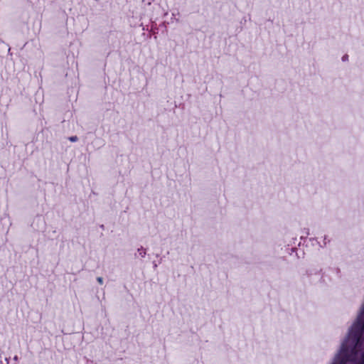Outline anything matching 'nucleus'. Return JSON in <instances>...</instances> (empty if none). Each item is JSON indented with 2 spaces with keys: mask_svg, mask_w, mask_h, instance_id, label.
Segmentation results:
<instances>
[{
  "mask_svg": "<svg viewBox=\"0 0 364 364\" xmlns=\"http://www.w3.org/2000/svg\"><path fill=\"white\" fill-rule=\"evenodd\" d=\"M346 361V359H342L341 362V363H337V362H334L333 364H342L343 363H345Z\"/></svg>",
  "mask_w": 364,
  "mask_h": 364,
  "instance_id": "obj_6",
  "label": "nucleus"
},
{
  "mask_svg": "<svg viewBox=\"0 0 364 364\" xmlns=\"http://www.w3.org/2000/svg\"><path fill=\"white\" fill-rule=\"evenodd\" d=\"M97 282H98L100 284H102V283H103V279H102V277H98V278L97 279Z\"/></svg>",
  "mask_w": 364,
  "mask_h": 364,
  "instance_id": "obj_4",
  "label": "nucleus"
},
{
  "mask_svg": "<svg viewBox=\"0 0 364 364\" xmlns=\"http://www.w3.org/2000/svg\"><path fill=\"white\" fill-rule=\"evenodd\" d=\"M138 252L141 257H144L146 255V250L142 247L141 249H139Z\"/></svg>",
  "mask_w": 364,
  "mask_h": 364,
  "instance_id": "obj_2",
  "label": "nucleus"
},
{
  "mask_svg": "<svg viewBox=\"0 0 364 364\" xmlns=\"http://www.w3.org/2000/svg\"><path fill=\"white\" fill-rule=\"evenodd\" d=\"M348 55H345L343 56L342 60H343V61H346V60H348Z\"/></svg>",
  "mask_w": 364,
  "mask_h": 364,
  "instance_id": "obj_5",
  "label": "nucleus"
},
{
  "mask_svg": "<svg viewBox=\"0 0 364 364\" xmlns=\"http://www.w3.org/2000/svg\"><path fill=\"white\" fill-rule=\"evenodd\" d=\"M77 137L76 136H70L69 137V140L72 142H75V141H77Z\"/></svg>",
  "mask_w": 364,
  "mask_h": 364,
  "instance_id": "obj_3",
  "label": "nucleus"
},
{
  "mask_svg": "<svg viewBox=\"0 0 364 364\" xmlns=\"http://www.w3.org/2000/svg\"><path fill=\"white\" fill-rule=\"evenodd\" d=\"M364 331V307L358 315L356 321L353 323L350 332L349 338L353 341L354 346H356L362 337Z\"/></svg>",
  "mask_w": 364,
  "mask_h": 364,
  "instance_id": "obj_1",
  "label": "nucleus"
}]
</instances>
